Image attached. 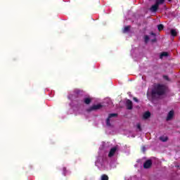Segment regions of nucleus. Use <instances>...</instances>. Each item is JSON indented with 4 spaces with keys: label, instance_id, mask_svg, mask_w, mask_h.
Wrapping results in <instances>:
<instances>
[{
    "label": "nucleus",
    "instance_id": "1",
    "mask_svg": "<svg viewBox=\"0 0 180 180\" xmlns=\"http://www.w3.org/2000/svg\"><path fill=\"white\" fill-rule=\"evenodd\" d=\"M165 94V86L162 84H156L152 90L151 95L153 98H158Z\"/></svg>",
    "mask_w": 180,
    "mask_h": 180
},
{
    "label": "nucleus",
    "instance_id": "2",
    "mask_svg": "<svg viewBox=\"0 0 180 180\" xmlns=\"http://www.w3.org/2000/svg\"><path fill=\"white\" fill-rule=\"evenodd\" d=\"M156 34L154 32H151L150 33V37H149L148 35H144L143 36V39H144V41L145 43L147 44V43H148V41H152V43H155V41H157V39L155 38Z\"/></svg>",
    "mask_w": 180,
    "mask_h": 180
},
{
    "label": "nucleus",
    "instance_id": "3",
    "mask_svg": "<svg viewBox=\"0 0 180 180\" xmlns=\"http://www.w3.org/2000/svg\"><path fill=\"white\" fill-rule=\"evenodd\" d=\"M117 116V114L116 113L110 114L108 115V117L106 120V125L108 127H110L112 126V124H110V122H113V117H116Z\"/></svg>",
    "mask_w": 180,
    "mask_h": 180
},
{
    "label": "nucleus",
    "instance_id": "4",
    "mask_svg": "<svg viewBox=\"0 0 180 180\" xmlns=\"http://www.w3.org/2000/svg\"><path fill=\"white\" fill-rule=\"evenodd\" d=\"M101 108H102V105H101V104L94 105L87 109V112H93L94 110H99V109H101Z\"/></svg>",
    "mask_w": 180,
    "mask_h": 180
},
{
    "label": "nucleus",
    "instance_id": "5",
    "mask_svg": "<svg viewBox=\"0 0 180 180\" xmlns=\"http://www.w3.org/2000/svg\"><path fill=\"white\" fill-rule=\"evenodd\" d=\"M151 165H153V162H151V160H146L145 162V163L143 164V168H145L146 169L150 168L151 167Z\"/></svg>",
    "mask_w": 180,
    "mask_h": 180
},
{
    "label": "nucleus",
    "instance_id": "6",
    "mask_svg": "<svg viewBox=\"0 0 180 180\" xmlns=\"http://www.w3.org/2000/svg\"><path fill=\"white\" fill-rule=\"evenodd\" d=\"M158 6H160V4H158V3H155L150 7V11L151 12H157V11H158Z\"/></svg>",
    "mask_w": 180,
    "mask_h": 180
},
{
    "label": "nucleus",
    "instance_id": "7",
    "mask_svg": "<svg viewBox=\"0 0 180 180\" xmlns=\"http://www.w3.org/2000/svg\"><path fill=\"white\" fill-rule=\"evenodd\" d=\"M117 150V146H115L110 149V153L108 154V157H113L115 155V153Z\"/></svg>",
    "mask_w": 180,
    "mask_h": 180
},
{
    "label": "nucleus",
    "instance_id": "8",
    "mask_svg": "<svg viewBox=\"0 0 180 180\" xmlns=\"http://www.w3.org/2000/svg\"><path fill=\"white\" fill-rule=\"evenodd\" d=\"M127 109H128V110L133 109V102L130 100L127 101Z\"/></svg>",
    "mask_w": 180,
    "mask_h": 180
},
{
    "label": "nucleus",
    "instance_id": "9",
    "mask_svg": "<svg viewBox=\"0 0 180 180\" xmlns=\"http://www.w3.org/2000/svg\"><path fill=\"white\" fill-rule=\"evenodd\" d=\"M172 117H174V111L171 110L168 113L166 120H167V121L172 120Z\"/></svg>",
    "mask_w": 180,
    "mask_h": 180
},
{
    "label": "nucleus",
    "instance_id": "10",
    "mask_svg": "<svg viewBox=\"0 0 180 180\" xmlns=\"http://www.w3.org/2000/svg\"><path fill=\"white\" fill-rule=\"evenodd\" d=\"M150 116H151V113L150 112H146L145 113H143V118L145 120L148 119V117H150Z\"/></svg>",
    "mask_w": 180,
    "mask_h": 180
},
{
    "label": "nucleus",
    "instance_id": "11",
    "mask_svg": "<svg viewBox=\"0 0 180 180\" xmlns=\"http://www.w3.org/2000/svg\"><path fill=\"white\" fill-rule=\"evenodd\" d=\"M84 102L86 103V105H89V103H91V98H86L84 99Z\"/></svg>",
    "mask_w": 180,
    "mask_h": 180
},
{
    "label": "nucleus",
    "instance_id": "12",
    "mask_svg": "<svg viewBox=\"0 0 180 180\" xmlns=\"http://www.w3.org/2000/svg\"><path fill=\"white\" fill-rule=\"evenodd\" d=\"M160 140H161V141L165 142L168 141V137L167 136H160Z\"/></svg>",
    "mask_w": 180,
    "mask_h": 180
},
{
    "label": "nucleus",
    "instance_id": "13",
    "mask_svg": "<svg viewBox=\"0 0 180 180\" xmlns=\"http://www.w3.org/2000/svg\"><path fill=\"white\" fill-rule=\"evenodd\" d=\"M170 33H171L172 36L175 37V36H176L178 32H176V30H171Z\"/></svg>",
    "mask_w": 180,
    "mask_h": 180
},
{
    "label": "nucleus",
    "instance_id": "14",
    "mask_svg": "<svg viewBox=\"0 0 180 180\" xmlns=\"http://www.w3.org/2000/svg\"><path fill=\"white\" fill-rule=\"evenodd\" d=\"M164 57H168V53L167 52H163L160 54V58H162Z\"/></svg>",
    "mask_w": 180,
    "mask_h": 180
},
{
    "label": "nucleus",
    "instance_id": "15",
    "mask_svg": "<svg viewBox=\"0 0 180 180\" xmlns=\"http://www.w3.org/2000/svg\"><path fill=\"white\" fill-rule=\"evenodd\" d=\"M101 180H109V177L106 174H103L101 176Z\"/></svg>",
    "mask_w": 180,
    "mask_h": 180
},
{
    "label": "nucleus",
    "instance_id": "16",
    "mask_svg": "<svg viewBox=\"0 0 180 180\" xmlns=\"http://www.w3.org/2000/svg\"><path fill=\"white\" fill-rule=\"evenodd\" d=\"M129 30H130V27L127 26V27H125L124 28V30H123V33H127V32H128Z\"/></svg>",
    "mask_w": 180,
    "mask_h": 180
},
{
    "label": "nucleus",
    "instance_id": "17",
    "mask_svg": "<svg viewBox=\"0 0 180 180\" xmlns=\"http://www.w3.org/2000/svg\"><path fill=\"white\" fill-rule=\"evenodd\" d=\"M165 0H156V4H158V5H161L162 4H164Z\"/></svg>",
    "mask_w": 180,
    "mask_h": 180
},
{
    "label": "nucleus",
    "instance_id": "18",
    "mask_svg": "<svg viewBox=\"0 0 180 180\" xmlns=\"http://www.w3.org/2000/svg\"><path fill=\"white\" fill-rule=\"evenodd\" d=\"M158 30H162V29H164V25L162 24L158 25Z\"/></svg>",
    "mask_w": 180,
    "mask_h": 180
},
{
    "label": "nucleus",
    "instance_id": "19",
    "mask_svg": "<svg viewBox=\"0 0 180 180\" xmlns=\"http://www.w3.org/2000/svg\"><path fill=\"white\" fill-rule=\"evenodd\" d=\"M137 129H139V131H141V126L140 125V124H137Z\"/></svg>",
    "mask_w": 180,
    "mask_h": 180
},
{
    "label": "nucleus",
    "instance_id": "20",
    "mask_svg": "<svg viewBox=\"0 0 180 180\" xmlns=\"http://www.w3.org/2000/svg\"><path fill=\"white\" fill-rule=\"evenodd\" d=\"M134 101L135 102H139V99H137V98H136V97L134 98Z\"/></svg>",
    "mask_w": 180,
    "mask_h": 180
},
{
    "label": "nucleus",
    "instance_id": "21",
    "mask_svg": "<svg viewBox=\"0 0 180 180\" xmlns=\"http://www.w3.org/2000/svg\"><path fill=\"white\" fill-rule=\"evenodd\" d=\"M164 78L168 81V76H164Z\"/></svg>",
    "mask_w": 180,
    "mask_h": 180
},
{
    "label": "nucleus",
    "instance_id": "22",
    "mask_svg": "<svg viewBox=\"0 0 180 180\" xmlns=\"http://www.w3.org/2000/svg\"><path fill=\"white\" fill-rule=\"evenodd\" d=\"M142 148H143V151L144 152L146 150V147L143 146Z\"/></svg>",
    "mask_w": 180,
    "mask_h": 180
},
{
    "label": "nucleus",
    "instance_id": "23",
    "mask_svg": "<svg viewBox=\"0 0 180 180\" xmlns=\"http://www.w3.org/2000/svg\"><path fill=\"white\" fill-rule=\"evenodd\" d=\"M63 171H65V168H63Z\"/></svg>",
    "mask_w": 180,
    "mask_h": 180
},
{
    "label": "nucleus",
    "instance_id": "24",
    "mask_svg": "<svg viewBox=\"0 0 180 180\" xmlns=\"http://www.w3.org/2000/svg\"><path fill=\"white\" fill-rule=\"evenodd\" d=\"M169 1V2H171V1H172V0H168Z\"/></svg>",
    "mask_w": 180,
    "mask_h": 180
},
{
    "label": "nucleus",
    "instance_id": "25",
    "mask_svg": "<svg viewBox=\"0 0 180 180\" xmlns=\"http://www.w3.org/2000/svg\"><path fill=\"white\" fill-rule=\"evenodd\" d=\"M147 96H148V93H147Z\"/></svg>",
    "mask_w": 180,
    "mask_h": 180
}]
</instances>
